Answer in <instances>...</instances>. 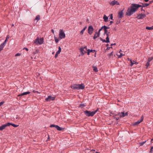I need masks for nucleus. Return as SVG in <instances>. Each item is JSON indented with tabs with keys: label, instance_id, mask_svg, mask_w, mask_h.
Segmentation results:
<instances>
[{
	"label": "nucleus",
	"instance_id": "f257e3e1",
	"mask_svg": "<svg viewBox=\"0 0 153 153\" xmlns=\"http://www.w3.org/2000/svg\"><path fill=\"white\" fill-rule=\"evenodd\" d=\"M141 7V5L135 4H132L131 7L128 9L126 15L128 16H131L135 13L139 7Z\"/></svg>",
	"mask_w": 153,
	"mask_h": 153
},
{
	"label": "nucleus",
	"instance_id": "f03ea898",
	"mask_svg": "<svg viewBox=\"0 0 153 153\" xmlns=\"http://www.w3.org/2000/svg\"><path fill=\"white\" fill-rule=\"evenodd\" d=\"M71 88L74 89H83L85 88V85L83 84L74 85L71 86Z\"/></svg>",
	"mask_w": 153,
	"mask_h": 153
},
{
	"label": "nucleus",
	"instance_id": "7ed1b4c3",
	"mask_svg": "<svg viewBox=\"0 0 153 153\" xmlns=\"http://www.w3.org/2000/svg\"><path fill=\"white\" fill-rule=\"evenodd\" d=\"M97 109L92 111L86 110L84 111V112L86 116L88 117H92L97 113Z\"/></svg>",
	"mask_w": 153,
	"mask_h": 153
},
{
	"label": "nucleus",
	"instance_id": "20e7f679",
	"mask_svg": "<svg viewBox=\"0 0 153 153\" xmlns=\"http://www.w3.org/2000/svg\"><path fill=\"white\" fill-rule=\"evenodd\" d=\"M43 42V38L39 39L37 37L35 40L34 43L37 45H41Z\"/></svg>",
	"mask_w": 153,
	"mask_h": 153
},
{
	"label": "nucleus",
	"instance_id": "39448f33",
	"mask_svg": "<svg viewBox=\"0 0 153 153\" xmlns=\"http://www.w3.org/2000/svg\"><path fill=\"white\" fill-rule=\"evenodd\" d=\"M59 37L61 39L64 38L65 37V35L63 30H60L59 32Z\"/></svg>",
	"mask_w": 153,
	"mask_h": 153
},
{
	"label": "nucleus",
	"instance_id": "423d86ee",
	"mask_svg": "<svg viewBox=\"0 0 153 153\" xmlns=\"http://www.w3.org/2000/svg\"><path fill=\"white\" fill-rule=\"evenodd\" d=\"M55 97H52L51 96H49L47 98L45 99V100L47 102H49L51 101H53L55 100Z\"/></svg>",
	"mask_w": 153,
	"mask_h": 153
},
{
	"label": "nucleus",
	"instance_id": "0eeeda50",
	"mask_svg": "<svg viewBox=\"0 0 153 153\" xmlns=\"http://www.w3.org/2000/svg\"><path fill=\"white\" fill-rule=\"evenodd\" d=\"M128 113H124V112H122L121 113H118L116 115H119L120 117H124L128 115Z\"/></svg>",
	"mask_w": 153,
	"mask_h": 153
},
{
	"label": "nucleus",
	"instance_id": "6e6552de",
	"mask_svg": "<svg viewBox=\"0 0 153 153\" xmlns=\"http://www.w3.org/2000/svg\"><path fill=\"white\" fill-rule=\"evenodd\" d=\"M9 124H10L9 123H8L1 126L0 127V131H2L4 129H5L6 127L9 126Z\"/></svg>",
	"mask_w": 153,
	"mask_h": 153
},
{
	"label": "nucleus",
	"instance_id": "1a4fd4ad",
	"mask_svg": "<svg viewBox=\"0 0 153 153\" xmlns=\"http://www.w3.org/2000/svg\"><path fill=\"white\" fill-rule=\"evenodd\" d=\"M80 50L82 53L83 55L86 53V51L87 50V47L85 46L84 47L81 48H80Z\"/></svg>",
	"mask_w": 153,
	"mask_h": 153
},
{
	"label": "nucleus",
	"instance_id": "9d476101",
	"mask_svg": "<svg viewBox=\"0 0 153 153\" xmlns=\"http://www.w3.org/2000/svg\"><path fill=\"white\" fill-rule=\"evenodd\" d=\"M94 30V28L92 26H90L88 27V33L90 35H91L93 33Z\"/></svg>",
	"mask_w": 153,
	"mask_h": 153
},
{
	"label": "nucleus",
	"instance_id": "9b49d317",
	"mask_svg": "<svg viewBox=\"0 0 153 153\" xmlns=\"http://www.w3.org/2000/svg\"><path fill=\"white\" fill-rule=\"evenodd\" d=\"M144 117L143 116H142L141 117V119L139 120L137 122H136L134 123L133 125H137L140 124L141 122H142L143 120Z\"/></svg>",
	"mask_w": 153,
	"mask_h": 153
},
{
	"label": "nucleus",
	"instance_id": "f8f14e48",
	"mask_svg": "<svg viewBox=\"0 0 153 153\" xmlns=\"http://www.w3.org/2000/svg\"><path fill=\"white\" fill-rule=\"evenodd\" d=\"M146 16V15L145 14L140 13L137 16V18L138 19H143Z\"/></svg>",
	"mask_w": 153,
	"mask_h": 153
},
{
	"label": "nucleus",
	"instance_id": "ddd939ff",
	"mask_svg": "<svg viewBox=\"0 0 153 153\" xmlns=\"http://www.w3.org/2000/svg\"><path fill=\"white\" fill-rule=\"evenodd\" d=\"M111 5H114L115 4L119 5V3L116 1H112L110 3Z\"/></svg>",
	"mask_w": 153,
	"mask_h": 153
},
{
	"label": "nucleus",
	"instance_id": "4468645a",
	"mask_svg": "<svg viewBox=\"0 0 153 153\" xmlns=\"http://www.w3.org/2000/svg\"><path fill=\"white\" fill-rule=\"evenodd\" d=\"M120 51H122V50H120L119 52L117 53V56H118L119 58H121L122 57V56H124L125 55L123 54L122 53H120Z\"/></svg>",
	"mask_w": 153,
	"mask_h": 153
},
{
	"label": "nucleus",
	"instance_id": "2eb2a0df",
	"mask_svg": "<svg viewBox=\"0 0 153 153\" xmlns=\"http://www.w3.org/2000/svg\"><path fill=\"white\" fill-rule=\"evenodd\" d=\"M119 17L121 18L123 16V10L120 11L118 13Z\"/></svg>",
	"mask_w": 153,
	"mask_h": 153
},
{
	"label": "nucleus",
	"instance_id": "dca6fc26",
	"mask_svg": "<svg viewBox=\"0 0 153 153\" xmlns=\"http://www.w3.org/2000/svg\"><path fill=\"white\" fill-rule=\"evenodd\" d=\"M128 60L130 61L131 63V64L130 65L131 66H132L134 64H138V63L135 62L134 61H132L131 60L129 59H128Z\"/></svg>",
	"mask_w": 153,
	"mask_h": 153
},
{
	"label": "nucleus",
	"instance_id": "f3484780",
	"mask_svg": "<svg viewBox=\"0 0 153 153\" xmlns=\"http://www.w3.org/2000/svg\"><path fill=\"white\" fill-rule=\"evenodd\" d=\"M56 128L58 131H62L65 129L64 128L60 127L57 125L56 126Z\"/></svg>",
	"mask_w": 153,
	"mask_h": 153
},
{
	"label": "nucleus",
	"instance_id": "a211bd4d",
	"mask_svg": "<svg viewBox=\"0 0 153 153\" xmlns=\"http://www.w3.org/2000/svg\"><path fill=\"white\" fill-rule=\"evenodd\" d=\"M29 93H30V92H24L21 94L18 95V96L19 97L20 96H24V95L29 94Z\"/></svg>",
	"mask_w": 153,
	"mask_h": 153
},
{
	"label": "nucleus",
	"instance_id": "6ab92c4d",
	"mask_svg": "<svg viewBox=\"0 0 153 153\" xmlns=\"http://www.w3.org/2000/svg\"><path fill=\"white\" fill-rule=\"evenodd\" d=\"M5 45L2 43L0 45V51L3 49Z\"/></svg>",
	"mask_w": 153,
	"mask_h": 153
},
{
	"label": "nucleus",
	"instance_id": "aec40b11",
	"mask_svg": "<svg viewBox=\"0 0 153 153\" xmlns=\"http://www.w3.org/2000/svg\"><path fill=\"white\" fill-rule=\"evenodd\" d=\"M107 37L106 38V43H108L109 42V39L108 38V34H106Z\"/></svg>",
	"mask_w": 153,
	"mask_h": 153
},
{
	"label": "nucleus",
	"instance_id": "412c9836",
	"mask_svg": "<svg viewBox=\"0 0 153 153\" xmlns=\"http://www.w3.org/2000/svg\"><path fill=\"white\" fill-rule=\"evenodd\" d=\"M109 28V27H107L105 26H104L102 27V29H103L104 30V31L107 29H108Z\"/></svg>",
	"mask_w": 153,
	"mask_h": 153
},
{
	"label": "nucleus",
	"instance_id": "4be33fe9",
	"mask_svg": "<svg viewBox=\"0 0 153 153\" xmlns=\"http://www.w3.org/2000/svg\"><path fill=\"white\" fill-rule=\"evenodd\" d=\"M103 18L105 22H106L108 21V17L105 15H104Z\"/></svg>",
	"mask_w": 153,
	"mask_h": 153
},
{
	"label": "nucleus",
	"instance_id": "5701e85b",
	"mask_svg": "<svg viewBox=\"0 0 153 153\" xmlns=\"http://www.w3.org/2000/svg\"><path fill=\"white\" fill-rule=\"evenodd\" d=\"M146 29L147 30H151L153 29V26L151 27H149L148 26L146 27Z\"/></svg>",
	"mask_w": 153,
	"mask_h": 153
},
{
	"label": "nucleus",
	"instance_id": "b1692460",
	"mask_svg": "<svg viewBox=\"0 0 153 153\" xmlns=\"http://www.w3.org/2000/svg\"><path fill=\"white\" fill-rule=\"evenodd\" d=\"M9 123L10 124L9 125V126L10 125H12V126L14 127H16L18 126V125H16L15 124H13L12 123Z\"/></svg>",
	"mask_w": 153,
	"mask_h": 153
},
{
	"label": "nucleus",
	"instance_id": "393cba45",
	"mask_svg": "<svg viewBox=\"0 0 153 153\" xmlns=\"http://www.w3.org/2000/svg\"><path fill=\"white\" fill-rule=\"evenodd\" d=\"M93 70L95 72H97L98 71V70L97 68L95 66H93Z\"/></svg>",
	"mask_w": 153,
	"mask_h": 153
},
{
	"label": "nucleus",
	"instance_id": "a878e982",
	"mask_svg": "<svg viewBox=\"0 0 153 153\" xmlns=\"http://www.w3.org/2000/svg\"><path fill=\"white\" fill-rule=\"evenodd\" d=\"M58 48L59 50L56 52V53L59 54L61 52V49L60 46Z\"/></svg>",
	"mask_w": 153,
	"mask_h": 153
},
{
	"label": "nucleus",
	"instance_id": "bb28decb",
	"mask_svg": "<svg viewBox=\"0 0 153 153\" xmlns=\"http://www.w3.org/2000/svg\"><path fill=\"white\" fill-rule=\"evenodd\" d=\"M150 62H147L146 63V64L145 66H146V68H147L150 65Z\"/></svg>",
	"mask_w": 153,
	"mask_h": 153
},
{
	"label": "nucleus",
	"instance_id": "cd10ccee",
	"mask_svg": "<svg viewBox=\"0 0 153 153\" xmlns=\"http://www.w3.org/2000/svg\"><path fill=\"white\" fill-rule=\"evenodd\" d=\"M99 37V34L97 35L96 33L94 36L93 38L94 39H95L96 38H97Z\"/></svg>",
	"mask_w": 153,
	"mask_h": 153
},
{
	"label": "nucleus",
	"instance_id": "c85d7f7f",
	"mask_svg": "<svg viewBox=\"0 0 153 153\" xmlns=\"http://www.w3.org/2000/svg\"><path fill=\"white\" fill-rule=\"evenodd\" d=\"M149 4H147V3H144L143 4V6H142L143 7H147V6H149Z\"/></svg>",
	"mask_w": 153,
	"mask_h": 153
},
{
	"label": "nucleus",
	"instance_id": "c756f323",
	"mask_svg": "<svg viewBox=\"0 0 153 153\" xmlns=\"http://www.w3.org/2000/svg\"><path fill=\"white\" fill-rule=\"evenodd\" d=\"M146 142V141H143L142 143H140L139 144L140 146H143L144 144H145Z\"/></svg>",
	"mask_w": 153,
	"mask_h": 153
},
{
	"label": "nucleus",
	"instance_id": "7c9ffc66",
	"mask_svg": "<svg viewBox=\"0 0 153 153\" xmlns=\"http://www.w3.org/2000/svg\"><path fill=\"white\" fill-rule=\"evenodd\" d=\"M153 59V57L149 58L148 59V62H150Z\"/></svg>",
	"mask_w": 153,
	"mask_h": 153
},
{
	"label": "nucleus",
	"instance_id": "2f4dec72",
	"mask_svg": "<svg viewBox=\"0 0 153 153\" xmlns=\"http://www.w3.org/2000/svg\"><path fill=\"white\" fill-rule=\"evenodd\" d=\"M40 19V16L39 15L37 16L36 18L35 19L38 20H39Z\"/></svg>",
	"mask_w": 153,
	"mask_h": 153
},
{
	"label": "nucleus",
	"instance_id": "473e14b6",
	"mask_svg": "<svg viewBox=\"0 0 153 153\" xmlns=\"http://www.w3.org/2000/svg\"><path fill=\"white\" fill-rule=\"evenodd\" d=\"M113 51L111 52L110 53H109L108 54V56L109 57H110L111 56H112L113 55Z\"/></svg>",
	"mask_w": 153,
	"mask_h": 153
},
{
	"label": "nucleus",
	"instance_id": "72a5a7b5",
	"mask_svg": "<svg viewBox=\"0 0 153 153\" xmlns=\"http://www.w3.org/2000/svg\"><path fill=\"white\" fill-rule=\"evenodd\" d=\"M57 126V125H54L53 124H52V125H51L50 126V127H55L56 128V126Z\"/></svg>",
	"mask_w": 153,
	"mask_h": 153
},
{
	"label": "nucleus",
	"instance_id": "f704fd0d",
	"mask_svg": "<svg viewBox=\"0 0 153 153\" xmlns=\"http://www.w3.org/2000/svg\"><path fill=\"white\" fill-rule=\"evenodd\" d=\"M153 147H151L150 150L149 152V153H152L153 152Z\"/></svg>",
	"mask_w": 153,
	"mask_h": 153
},
{
	"label": "nucleus",
	"instance_id": "c9c22d12",
	"mask_svg": "<svg viewBox=\"0 0 153 153\" xmlns=\"http://www.w3.org/2000/svg\"><path fill=\"white\" fill-rule=\"evenodd\" d=\"M54 39H55V42L56 43H57L59 42V40L58 39H56L55 37H54Z\"/></svg>",
	"mask_w": 153,
	"mask_h": 153
},
{
	"label": "nucleus",
	"instance_id": "e433bc0d",
	"mask_svg": "<svg viewBox=\"0 0 153 153\" xmlns=\"http://www.w3.org/2000/svg\"><path fill=\"white\" fill-rule=\"evenodd\" d=\"M113 15L112 14H111L110 15V19H113Z\"/></svg>",
	"mask_w": 153,
	"mask_h": 153
},
{
	"label": "nucleus",
	"instance_id": "4c0bfd02",
	"mask_svg": "<svg viewBox=\"0 0 153 153\" xmlns=\"http://www.w3.org/2000/svg\"><path fill=\"white\" fill-rule=\"evenodd\" d=\"M84 31H83V30H82L80 32V34L81 35H82L83 34V33L84 32Z\"/></svg>",
	"mask_w": 153,
	"mask_h": 153
},
{
	"label": "nucleus",
	"instance_id": "58836bf2",
	"mask_svg": "<svg viewBox=\"0 0 153 153\" xmlns=\"http://www.w3.org/2000/svg\"><path fill=\"white\" fill-rule=\"evenodd\" d=\"M95 51L94 50H90V52H93L94 53Z\"/></svg>",
	"mask_w": 153,
	"mask_h": 153
},
{
	"label": "nucleus",
	"instance_id": "ea45409f",
	"mask_svg": "<svg viewBox=\"0 0 153 153\" xmlns=\"http://www.w3.org/2000/svg\"><path fill=\"white\" fill-rule=\"evenodd\" d=\"M20 55V53H17L16 54V55H15V56H19Z\"/></svg>",
	"mask_w": 153,
	"mask_h": 153
},
{
	"label": "nucleus",
	"instance_id": "a19ab883",
	"mask_svg": "<svg viewBox=\"0 0 153 153\" xmlns=\"http://www.w3.org/2000/svg\"><path fill=\"white\" fill-rule=\"evenodd\" d=\"M80 106L83 107L85 106V105L84 104H81L80 105Z\"/></svg>",
	"mask_w": 153,
	"mask_h": 153
},
{
	"label": "nucleus",
	"instance_id": "79ce46f5",
	"mask_svg": "<svg viewBox=\"0 0 153 153\" xmlns=\"http://www.w3.org/2000/svg\"><path fill=\"white\" fill-rule=\"evenodd\" d=\"M4 102H3V101H2V102H0V106L1 105H2L3 103H4Z\"/></svg>",
	"mask_w": 153,
	"mask_h": 153
},
{
	"label": "nucleus",
	"instance_id": "37998d69",
	"mask_svg": "<svg viewBox=\"0 0 153 153\" xmlns=\"http://www.w3.org/2000/svg\"><path fill=\"white\" fill-rule=\"evenodd\" d=\"M107 31H107V30H105L104 31V34H106H106H108L107 33Z\"/></svg>",
	"mask_w": 153,
	"mask_h": 153
},
{
	"label": "nucleus",
	"instance_id": "c03bdc74",
	"mask_svg": "<svg viewBox=\"0 0 153 153\" xmlns=\"http://www.w3.org/2000/svg\"><path fill=\"white\" fill-rule=\"evenodd\" d=\"M88 51L87 52V54L88 55H89V53H90V49H88V50H87V51Z\"/></svg>",
	"mask_w": 153,
	"mask_h": 153
},
{
	"label": "nucleus",
	"instance_id": "a18cd8bd",
	"mask_svg": "<svg viewBox=\"0 0 153 153\" xmlns=\"http://www.w3.org/2000/svg\"><path fill=\"white\" fill-rule=\"evenodd\" d=\"M87 27L86 26L85 27H84L82 30L85 31V30H86Z\"/></svg>",
	"mask_w": 153,
	"mask_h": 153
},
{
	"label": "nucleus",
	"instance_id": "49530a36",
	"mask_svg": "<svg viewBox=\"0 0 153 153\" xmlns=\"http://www.w3.org/2000/svg\"><path fill=\"white\" fill-rule=\"evenodd\" d=\"M7 42L6 40H5V41L3 42L2 43L4 44V45H5Z\"/></svg>",
	"mask_w": 153,
	"mask_h": 153
},
{
	"label": "nucleus",
	"instance_id": "de8ad7c7",
	"mask_svg": "<svg viewBox=\"0 0 153 153\" xmlns=\"http://www.w3.org/2000/svg\"><path fill=\"white\" fill-rule=\"evenodd\" d=\"M96 34L97 35H99V36H100V32H99L98 31V33H97V32L96 33Z\"/></svg>",
	"mask_w": 153,
	"mask_h": 153
},
{
	"label": "nucleus",
	"instance_id": "09e8293b",
	"mask_svg": "<svg viewBox=\"0 0 153 153\" xmlns=\"http://www.w3.org/2000/svg\"><path fill=\"white\" fill-rule=\"evenodd\" d=\"M59 54L56 53L55 56V58H56L58 56Z\"/></svg>",
	"mask_w": 153,
	"mask_h": 153
},
{
	"label": "nucleus",
	"instance_id": "8fccbe9b",
	"mask_svg": "<svg viewBox=\"0 0 153 153\" xmlns=\"http://www.w3.org/2000/svg\"><path fill=\"white\" fill-rule=\"evenodd\" d=\"M114 119H115L116 120H118L119 119V117H114Z\"/></svg>",
	"mask_w": 153,
	"mask_h": 153
},
{
	"label": "nucleus",
	"instance_id": "3c124183",
	"mask_svg": "<svg viewBox=\"0 0 153 153\" xmlns=\"http://www.w3.org/2000/svg\"><path fill=\"white\" fill-rule=\"evenodd\" d=\"M101 41H102L103 42H106V40L105 39H101Z\"/></svg>",
	"mask_w": 153,
	"mask_h": 153
},
{
	"label": "nucleus",
	"instance_id": "603ef678",
	"mask_svg": "<svg viewBox=\"0 0 153 153\" xmlns=\"http://www.w3.org/2000/svg\"><path fill=\"white\" fill-rule=\"evenodd\" d=\"M23 49H25L26 51H28V49L26 48H23Z\"/></svg>",
	"mask_w": 153,
	"mask_h": 153
},
{
	"label": "nucleus",
	"instance_id": "864d4df0",
	"mask_svg": "<svg viewBox=\"0 0 153 153\" xmlns=\"http://www.w3.org/2000/svg\"><path fill=\"white\" fill-rule=\"evenodd\" d=\"M51 32H52V33L53 34H54V30L53 29H52L51 30Z\"/></svg>",
	"mask_w": 153,
	"mask_h": 153
},
{
	"label": "nucleus",
	"instance_id": "5fc2aeb1",
	"mask_svg": "<svg viewBox=\"0 0 153 153\" xmlns=\"http://www.w3.org/2000/svg\"><path fill=\"white\" fill-rule=\"evenodd\" d=\"M102 29V27H101V28H100V29L99 30V32H100Z\"/></svg>",
	"mask_w": 153,
	"mask_h": 153
},
{
	"label": "nucleus",
	"instance_id": "6e6d98bb",
	"mask_svg": "<svg viewBox=\"0 0 153 153\" xmlns=\"http://www.w3.org/2000/svg\"><path fill=\"white\" fill-rule=\"evenodd\" d=\"M112 47H108L107 48V49L108 50L110 48H112Z\"/></svg>",
	"mask_w": 153,
	"mask_h": 153
},
{
	"label": "nucleus",
	"instance_id": "4d7b16f0",
	"mask_svg": "<svg viewBox=\"0 0 153 153\" xmlns=\"http://www.w3.org/2000/svg\"><path fill=\"white\" fill-rule=\"evenodd\" d=\"M9 38V36H7V37H6V39H8Z\"/></svg>",
	"mask_w": 153,
	"mask_h": 153
},
{
	"label": "nucleus",
	"instance_id": "13d9d810",
	"mask_svg": "<svg viewBox=\"0 0 153 153\" xmlns=\"http://www.w3.org/2000/svg\"><path fill=\"white\" fill-rule=\"evenodd\" d=\"M113 114L114 115H113V116H117V115H116V114Z\"/></svg>",
	"mask_w": 153,
	"mask_h": 153
},
{
	"label": "nucleus",
	"instance_id": "bf43d9fd",
	"mask_svg": "<svg viewBox=\"0 0 153 153\" xmlns=\"http://www.w3.org/2000/svg\"><path fill=\"white\" fill-rule=\"evenodd\" d=\"M113 22L112 21H110V24L111 25Z\"/></svg>",
	"mask_w": 153,
	"mask_h": 153
},
{
	"label": "nucleus",
	"instance_id": "052dcab7",
	"mask_svg": "<svg viewBox=\"0 0 153 153\" xmlns=\"http://www.w3.org/2000/svg\"><path fill=\"white\" fill-rule=\"evenodd\" d=\"M116 45V44L115 43H114V44H111V46H112L114 45Z\"/></svg>",
	"mask_w": 153,
	"mask_h": 153
},
{
	"label": "nucleus",
	"instance_id": "680f3d73",
	"mask_svg": "<svg viewBox=\"0 0 153 153\" xmlns=\"http://www.w3.org/2000/svg\"><path fill=\"white\" fill-rule=\"evenodd\" d=\"M120 23V21L117 22H116V24H118Z\"/></svg>",
	"mask_w": 153,
	"mask_h": 153
},
{
	"label": "nucleus",
	"instance_id": "e2e57ef3",
	"mask_svg": "<svg viewBox=\"0 0 153 153\" xmlns=\"http://www.w3.org/2000/svg\"><path fill=\"white\" fill-rule=\"evenodd\" d=\"M11 26H12V27H13V26H14V24H12V25Z\"/></svg>",
	"mask_w": 153,
	"mask_h": 153
},
{
	"label": "nucleus",
	"instance_id": "0e129e2a",
	"mask_svg": "<svg viewBox=\"0 0 153 153\" xmlns=\"http://www.w3.org/2000/svg\"><path fill=\"white\" fill-rule=\"evenodd\" d=\"M153 138L151 139V142H152V141H153Z\"/></svg>",
	"mask_w": 153,
	"mask_h": 153
},
{
	"label": "nucleus",
	"instance_id": "69168bd1",
	"mask_svg": "<svg viewBox=\"0 0 153 153\" xmlns=\"http://www.w3.org/2000/svg\"><path fill=\"white\" fill-rule=\"evenodd\" d=\"M100 40H101V39H102V38H100Z\"/></svg>",
	"mask_w": 153,
	"mask_h": 153
},
{
	"label": "nucleus",
	"instance_id": "338daca9",
	"mask_svg": "<svg viewBox=\"0 0 153 153\" xmlns=\"http://www.w3.org/2000/svg\"><path fill=\"white\" fill-rule=\"evenodd\" d=\"M96 153H100L98 152H96Z\"/></svg>",
	"mask_w": 153,
	"mask_h": 153
},
{
	"label": "nucleus",
	"instance_id": "774afa93",
	"mask_svg": "<svg viewBox=\"0 0 153 153\" xmlns=\"http://www.w3.org/2000/svg\"><path fill=\"white\" fill-rule=\"evenodd\" d=\"M152 2H152L151 1H150V3H151Z\"/></svg>",
	"mask_w": 153,
	"mask_h": 153
}]
</instances>
